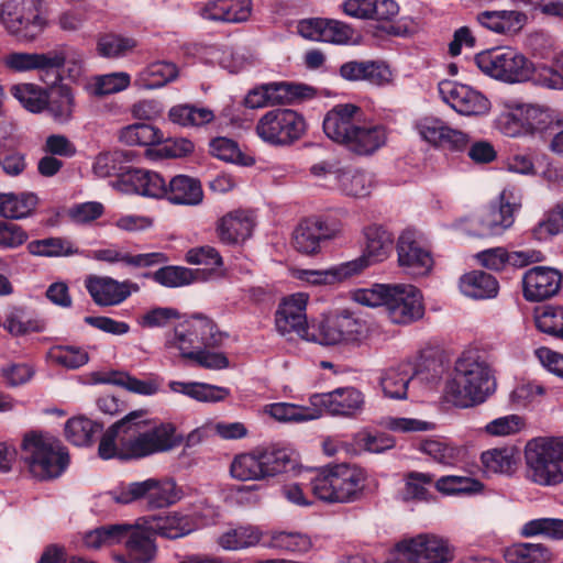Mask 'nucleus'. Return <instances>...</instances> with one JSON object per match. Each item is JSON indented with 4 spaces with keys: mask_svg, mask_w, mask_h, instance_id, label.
Here are the masks:
<instances>
[{
    "mask_svg": "<svg viewBox=\"0 0 563 563\" xmlns=\"http://www.w3.org/2000/svg\"><path fill=\"white\" fill-rule=\"evenodd\" d=\"M339 314L325 317L312 324L308 341L322 345H334L340 343Z\"/></svg>",
    "mask_w": 563,
    "mask_h": 563,
    "instance_id": "57",
    "label": "nucleus"
},
{
    "mask_svg": "<svg viewBox=\"0 0 563 563\" xmlns=\"http://www.w3.org/2000/svg\"><path fill=\"white\" fill-rule=\"evenodd\" d=\"M420 451L443 465L455 464L460 456V450L457 448L438 440H426L421 442Z\"/></svg>",
    "mask_w": 563,
    "mask_h": 563,
    "instance_id": "64",
    "label": "nucleus"
},
{
    "mask_svg": "<svg viewBox=\"0 0 563 563\" xmlns=\"http://www.w3.org/2000/svg\"><path fill=\"white\" fill-rule=\"evenodd\" d=\"M364 255L355 261H362V271L371 264L384 261L390 253L394 243L393 234L383 225L372 224L364 229Z\"/></svg>",
    "mask_w": 563,
    "mask_h": 563,
    "instance_id": "26",
    "label": "nucleus"
},
{
    "mask_svg": "<svg viewBox=\"0 0 563 563\" xmlns=\"http://www.w3.org/2000/svg\"><path fill=\"white\" fill-rule=\"evenodd\" d=\"M169 388L174 393L184 394L192 399L205 402H217L229 396V389L205 383L170 382Z\"/></svg>",
    "mask_w": 563,
    "mask_h": 563,
    "instance_id": "38",
    "label": "nucleus"
},
{
    "mask_svg": "<svg viewBox=\"0 0 563 563\" xmlns=\"http://www.w3.org/2000/svg\"><path fill=\"white\" fill-rule=\"evenodd\" d=\"M341 190L352 197H365L369 194L372 180L367 174L361 170L343 169L338 175Z\"/></svg>",
    "mask_w": 563,
    "mask_h": 563,
    "instance_id": "53",
    "label": "nucleus"
},
{
    "mask_svg": "<svg viewBox=\"0 0 563 563\" xmlns=\"http://www.w3.org/2000/svg\"><path fill=\"white\" fill-rule=\"evenodd\" d=\"M366 479V471L356 464H331L311 479L310 490L325 503H353L362 497Z\"/></svg>",
    "mask_w": 563,
    "mask_h": 563,
    "instance_id": "4",
    "label": "nucleus"
},
{
    "mask_svg": "<svg viewBox=\"0 0 563 563\" xmlns=\"http://www.w3.org/2000/svg\"><path fill=\"white\" fill-rule=\"evenodd\" d=\"M141 520L146 523V529L153 531L155 536L166 539H178L190 532V526L187 517L172 514L165 517L148 516Z\"/></svg>",
    "mask_w": 563,
    "mask_h": 563,
    "instance_id": "34",
    "label": "nucleus"
},
{
    "mask_svg": "<svg viewBox=\"0 0 563 563\" xmlns=\"http://www.w3.org/2000/svg\"><path fill=\"white\" fill-rule=\"evenodd\" d=\"M31 254L47 257H62L79 254L80 251L65 238H47L29 243Z\"/></svg>",
    "mask_w": 563,
    "mask_h": 563,
    "instance_id": "45",
    "label": "nucleus"
},
{
    "mask_svg": "<svg viewBox=\"0 0 563 563\" xmlns=\"http://www.w3.org/2000/svg\"><path fill=\"white\" fill-rule=\"evenodd\" d=\"M452 560L453 549L446 540L433 534H419L399 542L390 563H449Z\"/></svg>",
    "mask_w": 563,
    "mask_h": 563,
    "instance_id": "13",
    "label": "nucleus"
},
{
    "mask_svg": "<svg viewBox=\"0 0 563 563\" xmlns=\"http://www.w3.org/2000/svg\"><path fill=\"white\" fill-rule=\"evenodd\" d=\"M523 296L529 301H542L556 295L562 285V274L554 268L536 266L525 273Z\"/></svg>",
    "mask_w": 563,
    "mask_h": 563,
    "instance_id": "21",
    "label": "nucleus"
},
{
    "mask_svg": "<svg viewBox=\"0 0 563 563\" xmlns=\"http://www.w3.org/2000/svg\"><path fill=\"white\" fill-rule=\"evenodd\" d=\"M23 459L32 475L41 481L59 477L69 463L60 441L42 434L26 435L22 443Z\"/></svg>",
    "mask_w": 563,
    "mask_h": 563,
    "instance_id": "5",
    "label": "nucleus"
},
{
    "mask_svg": "<svg viewBox=\"0 0 563 563\" xmlns=\"http://www.w3.org/2000/svg\"><path fill=\"white\" fill-rule=\"evenodd\" d=\"M362 266V261H350L329 269H302L299 271L298 278L313 285L333 284L361 273Z\"/></svg>",
    "mask_w": 563,
    "mask_h": 563,
    "instance_id": "31",
    "label": "nucleus"
},
{
    "mask_svg": "<svg viewBox=\"0 0 563 563\" xmlns=\"http://www.w3.org/2000/svg\"><path fill=\"white\" fill-rule=\"evenodd\" d=\"M522 121L528 131L541 136H554L562 123L560 115L554 110L539 104L527 106L522 113Z\"/></svg>",
    "mask_w": 563,
    "mask_h": 563,
    "instance_id": "29",
    "label": "nucleus"
},
{
    "mask_svg": "<svg viewBox=\"0 0 563 563\" xmlns=\"http://www.w3.org/2000/svg\"><path fill=\"white\" fill-rule=\"evenodd\" d=\"M340 75L349 81L365 80L382 86L390 80L391 71L387 65L376 60H350L341 65Z\"/></svg>",
    "mask_w": 563,
    "mask_h": 563,
    "instance_id": "25",
    "label": "nucleus"
},
{
    "mask_svg": "<svg viewBox=\"0 0 563 563\" xmlns=\"http://www.w3.org/2000/svg\"><path fill=\"white\" fill-rule=\"evenodd\" d=\"M254 228L252 217L245 211H233L222 217L217 232L222 243L232 245L245 241L251 236Z\"/></svg>",
    "mask_w": 563,
    "mask_h": 563,
    "instance_id": "27",
    "label": "nucleus"
},
{
    "mask_svg": "<svg viewBox=\"0 0 563 563\" xmlns=\"http://www.w3.org/2000/svg\"><path fill=\"white\" fill-rule=\"evenodd\" d=\"M37 205L32 192L5 194L0 205V214L5 219H22L31 214Z\"/></svg>",
    "mask_w": 563,
    "mask_h": 563,
    "instance_id": "43",
    "label": "nucleus"
},
{
    "mask_svg": "<svg viewBox=\"0 0 563 563\" xmlns=\"http://www.w3.org/2000/svg\"><path fill=\"white\" fill-rule=\"evenodd\" d=\"M518 207L510 202L507 191L504 190L498 201L483 209L478 216L467 219L464 230L476 238L499 236L514 224Z\"/></svg>",
    "mask_w": 563,
    "mask_h": 563,
    "instance_id": "11",
    "label": "nucleus"
},
{
    "mask_svg": "<svg viewBox=\"0 0 563 563\" xmlns=\"http://www.w3.org/2000/svg\"><path fill=\"white\" fill-rule=\"evenodd\" d=\"M387 142V130L382 124L360 122L344 146L360 156H369Z\"/></svg>",
    "mask_w": 563,
    "mask_h": 563,
    "instance_id": "24",
    "label": "nucleus"
},
{
    "mask_svg": "<svg viewBox=\"0 0 563 563\" xmlns=\"http://www.w3.org/2000/svg\"><path fill=\"white\" fill-rule=\"evenodd\" d=\"M477 21L496 33H514L521 27L525 14L517 11H484L477 15Z\"/></svg>",
    "mask_w": 563,
    "mask_h": 563,
    "instance_id": "36",
    "label": "nucleus"
},
{
    "mask_svg": "<svg viewBox=\"0 0 563 563\" xmlns=\"http://www.w3.org/2000/svg\"><path fill=\"white\" fill-rule=\"evenodd\" d=\"M264 478L275 476L286 471L291 463V454L287 449L268 446L257 449Z\"/></svg>",
    "mask_w": 563,
    "mask_h": 563,
    "instance_id": "46",
    "label": "nucleus"
},
{
    "mask_svg": "<svg viewBox=\"0 0 563 563\" xmlns=\"http://www.w3.org/2000/svg\"><path fill=\"white\" fill-rule=\"evenodd\" d=\"M12 96L29 111L38 113L46 108L47 97L32 84H19L11 88Z\"/></svg>",
    "mask_w": 563,
    "mask_h": 563,
    "instance_id": "55",
    "label": "nucleus"
},
{
    "mask_svg": "<svg viewBox=\"0 0 563 563\" xmlns=\"http://www.w3.org/2000/svg\"><path fill=\"white\" fill-rule=\"evenodd\" d=\"M361 117L360 107L352 103L336 104L325 114L323 131L328 137L344 145L361 122Z\"/></svg>",
    "mask_w": 563,
    "mask_h": 563,
    "instance_id": "22",
    "label": "nucleus"
},
{
    "mask_svg": "<svg viewBox=\"0 0 563 563\" xmlns=\"http://www.w3.org/2000/svg\"><path fill=\"white\" fill-rule=\"evenodd\" d=\"M563 231V203L555 206L545 213L544 218L531 230L538 241H547Z\"/></svg>",
    "mask_w": 563,
    "mask_h": 563,
    "instance_id": "58",
    "label": "nucleus"
},
{
    "mask_svg": "<svg viewBox=\"0 0 563 563\" xmlns=\"http://www.w3.org/2000/svg\"><path fill=\"white\" fill-rule=\"evenodd\" d=\"M134 157L132 151H112L99 154L93 163V173L98 177L123 176L128 179V172L131 170L125 164Z\"/></svg>",
    "mask_w": 563,
    "mask_h": 563,
    "instance_id": "35",
    "label": "nucleus"
},
{
    "mask_svg": "<svg viewBox=\"0 0 563 563\" xmlns=\"http://www.w3.org/2000/svg\"><path fill=\"white\" fill-rule=\"evenodd\" d=\"M210 152L213 156L230 163L250 165L253 159L244 156L238 144L227 137H217L210 142Z\"/></svg>",
    "mask_w": 563,
    "mask_h": 563,
    "instance_id": "63",
    "label": "nucleus"
},
{
    "mask_svg": "<svg viewBox=\"0 0 563 563\" xmlns=\"http://www.w3.org/2000/svg\"><path fill=\"white\" fill-rule=\"evenodd\" d=\"M230 473L239 481L264 479L257 451L236 455L231 462Z\"/></svg>",
    "mask_w": 563,
    "mask_h": 563,
    "instance_id": "47",
    "label": "nucleus"
},
{
    "mask_svg": "<svg viewBox=\"0 0 563 563\" xmlns=\"http://www.w3.org/2000/svg\"><path fill=\"white\" fill-rule=\"evenodd\" d=\"M143 276L153 277L156 283L166 287H180L194 280V274L190 269L176 266L162 267L154 274L145 273Z\"/></svg>",
    "mask_w": 563,
    "mask_h": 563,
    "instance_id": "62",
    "label": "nucleus"
},
{
    "mask_svg": "<svg viewBox=\"0 0 563 563\" xmlns=\"http://www.w3.org/2000/svg\"><path fill=\"white\" fill-rule=\"evenodd\" d=\"M168 118L173 123L180 126L198 128L210 123L214 119V114L208 108L180 103L169 109Z\"/></svg>",
    "mask_w": 563,
    "mask_h": 563,
    "instance_id": "37",
    "label": "nucleus"
},
{
    "mask_svg": "<svg viewBox=\"0 0 563 563\" xmlns=\"http://www.w3.org/2000/svg\"><path fill=\"white\" fill-rule=\"evenodd\" d=\"M496 383L485 361L462 357L455 364L454 377L445 385V398L460 408L482 404L495 391Z\"/></svg>",
    "mask_w": 563,
    "mask_h": 563,
    "instance_id": "3",
    "label": "nucleus"
},
{
    "mask_svg": "<svg viewBox=\"0 0 563 563\" xmlns=\"http://www.w3.org/2000/svg\"><path fill=\"white\" fill-rule=\"evenodd\" d=\"M223 339L224 334L218 330L217 324L211 319L198 316L187 324L176 328L166 345L178 349L181 355L187 357V353L201 351L202 347L219 346Z\"/></svg>",
    "mask_w": 563,
    "mask_h": 563,
    "instance_id": "12",
    "label": "nucleus"
},
{
    "mask_svg": "<svg viewBox=\"0 0 563 563\" xmlns=\"http://www.w3.org/2000/svg\"><path fill=\"white\" fill-rule=\"evenodd\" d=\"M533 81L548 89H563V52L555 56L552 66H542L537 69Z\"/></svg>",
    "mask_w": 563,
    "mask_h": 563,
    "instance_id": "61",
    "label": "nucleus"
},
{
    "mask_svg": "<svg viewBox=\"0 0 563 563\" xmlns=\"http://www.w3.org/2000/svg\"><path fill=\"white\" fill-rule=\"evenodd\" d=\"M314 93V89L307 85L272 82L251 90L245 97V106L250 109H257L276 104H291L310 99Z\"/></svg>",
    "mask_w": 563,
    "mask_h": 563,
    "instance_id": "14",
    "label": "nucleus"
},
{
    "mask_svg": "<svg viewBox=\"0 0 563 563\" xmlns=\"http://www.w3.org/2000/svg\"><path fill=\"white\" fill-rule=\"evenodd\" d=\"M268 545L288 552L305 553L312 544L308 536L297 532L279 531L273 533Z\"/></svg>",
    "mask_w": 563,
    "mask_h": 563,
    "instance_id": "60",
    "label": "nucleus"
},
{
    "mask_svg": "<svg viewBox=\"0 0 563 563\" xmlns=\"http://www.w3.org/2000/svg\"><path fill=\"white\" fill-rule=\"evenodd\" d=\"M103 429L101 423L86 417H74L65 424V435L69 442L77 446L90 445L96 435Z\"/></svg>",
    "mask_w": 563,
    "mask_h": 563,
    "instance_id": "39",
    "label": "nucleus"
},
{
    "mask_svg": "<svg viewBox=\"0 0 563 563\" xmlns=\"http://www.w3.org/2000/svg\"><path fill=\"white\" fill-rule=\"evenodd\" d=\"M308 296L296 294L286 298L276 311V329L282 335L296 334L307 340L311 327L307 323L306 308Z\"/></svg>",
    "mask_w": 563,
    "mask_h": 563,
    "instance_id": "19",
    "label": "nucleus"
},
{
    "mask_svg": "<svg viewBox=\"0 0 563 563\" xmlns=\"http://www.w3.org/2000/svg\"><path fill=\"white\" fill-rule=\"evenodd\" d=\"M95 258L108 263L123 262L134 267H148L166 261L163 253L130 255L111 249L96 251Z\"/></svg>",
    "mask_w": 563,
    "mask_h": 563,
    "instance_id": "42",
    "label": "nucleus"
},
{
    "mask_svg": "<svg viewBox=\"0 0 563 563\" xmlns=\"http://www.w3.org/2000/svg\"><path fill=\"white\" fill-rule=\"evenodd\" d=\"M521 536L531 538L544 536L553 540L563 539V519L538 518L526 522L521 528Z\"/></svg>",
    "mask_w": 563,
    "mask_h": 563,
    "instance_id": "51",
    "label": "nucleus"
},
{
    "mask_svg": "<svg viewBox=\"0 0 563 563\" xmlns=\"http://www.w3.org/2000/svg\"><path fill=\"white\" fill-rule=\"evenodd\" d=\"M340 230V224L334 220L306 219L294 231L292 243L298 252L312 255L319 252L322 240L333 239Z\"/></svg>",
    "mask_w": 563,
    "mask_h": 563,
    "instance_id": "20",
    "label": "nucleus"
},
{
    "mask_svg": "<svg viewBox=\"0 0 563 563\" xmlns=\"http://www.w3.org/2000/svg\"><path fill=\"white\" fill-rule=\"evenodd\" d=\"M55 58L46 53H11L5 57V66L14 71L51 70Z\"/></svg>",
    "mask_w": 563,
    "mask_h": 563,
    "instance_id": "44",
    "label": "nucleus"
},
{
    "mask_svg": "<svg viewBox=\"0 0 563 563\" xmlns=\"http://www.w3.org/2000/svg\"><path fill=\"white\" fill-rule=\"evenodd\" d=\"M551 556L550 550L541 543H518L505 551L508 563H547Z\"/></svg>",
    "mask_w": 563,
    "mask_h": 563,
    "instance_id": "41",
    "label": "nucleus"
},
{
    "mask_svg": "<svg viewBox=\"0 0 563 563\" xmlns=\"http://www.w3.org/2000/svg\"><path fill=\"white\" fill-rule=\"evenodd\" d=\"M48 357L52 362L62 365L69 369H76L89 361L88 353L75 345H56L48 352Z\"/></svg>",
    "mask_w": 563,
    "mask_h": 563,
    "instance_id": "54",
    "label": "nucleus"
},
{
    "mask_svg": "<svg viewBox=\"0 0 563 563\" xmlns=\"http://www.w3.org/2000/svg\"><path fill=\"white\" fill-rule=\"evenodd\" d=\"M121 428V453L136 460L166 452L180 443L176 428L169 422L151 419L145 410H133L117 421Z\"/></svg>",
    "mask_w": 563,
    "mask_h": 563,
    "instance_id": "1",
    "label": "nucleus"
},
{
    "mask_svg": "<svg viewBox=\"0 0 563 563\" xmlns=\"http://www.w3.org/2000/svg\"><path fill=\"white\" fill-rule=\"evenodd\" d=\"M398 264L412 277L428 275L433 267V258L411 230L404 231L397 242Z\"/></svg>",
    "mask_w": 563,
    "mask_h": 563,
    "instance_id": "18",
    "label": "nucleus"
},
{
    "mask_svg": "<svg viewBox=\"0 0 563 563\" xmlns=\"http://www.w3.org/2000/svg\"><path fill=\"white\" fill-rule=\"evenodd\" d=\"M124 181L129 183L139 195L152 198L166 197L167 184L158 173L131 169L128 172V179H124Z\"/></svg>",
    "mask_w": 563,
    "mask_h": 563,
    "instance_id": "33",
    "label": "nucleus"
},
{
    "mask_svg": "<svg viewBox=\"0 0 563 563\" xmlns=\"http://www.w3.org/2000/svg\"><path fill=\"white\" fill-rule=\"evenodd\" d=\"M85 287L92 301L99 307L119 306L132 294L139 292V284L125 279L119 282L109 276L90 275L85 279Z\"/></svg>",
    "mask_w": 563,
    "mask_h": 563,
    "instance_id": "17",
    "label": "nucleus"
},
{
    "mask_svg": "<svg viewBox=\"0 0 563 563\" xmlns=\"http://www.w3.org/2000/svg\"><path fill=\"white\" fill-rule=\"evenodd\" d=\"M74 107V96L66 86H59L53 90L46 103L49 114L59 123H66L73 118Z\"/></svg>",
    "mask_w": 563,
    "mask_h": 563,
    "instance_id": "49",
    "label": "nucleus"
},
{
    "mask_svg": "<svg viewBox=\"0 0 563 563\" xmlns=\"http://www.w3.org/2000/svg\"><path fill=\"white\" fill-rule=\"evenodd\" d=\"M178 70L175 64L168 62H157L151 64L143 73L142 79L145 87L150 89L158 88L177 77Z\"/></svg>",
    "mask_w": 563,
    "mask_h": 563,
    "instance_id": "59",
    "label": "nucleus"
},
{
    "mask_svg": "<svg viewBox=\"0 0 563 563\" xmlns=\"http://www.w3.org/2000/svg\"><path fill=\"white\" fill-rule=\"evenodd\" d=\"M154 532L146 529V523L139 520L133 525L130 536L125 541L128 558L118 556L120 563H150L155 558L156 545Z\"/></svg>",
    "mask_w": 563,
    "mask_h": 563,
    "instance_id": "23",
    "label": "nucleus"
},
{
    "mask_svg": "<svg viewBox=\"0 0 563 563\" xmlns=\"http://www.w3.org/2000/svg\"><path fill=\"white\" fill-rule=\"evenodd\" d=\"M119 139L126 145L150 146L164 141L163 132L146 123H135L121 129Z\"/></svg>",
    "mask_w": 563,
    "mask_h": 563,
    "instance_id": "40",
    "label": "nucleus"
},
{
    "mask_svg": "<svg viewBox=\"0 0 563 563\" xmlns=\"http://www.w3.org/2000/svg\"><path fill=\"white\" fill-rule=\"evenodd\" d=\"M135 47V40L115 34H104L99 37L97 43L98 53L107 58H119L125 56Z\"/></svg>",
    "mask_w": 563,
    "mask_h": 563,
    "instance_id": "56",
    "label": "nucleus"
},
{
    "mask_svg": "<svg viewBox=\"0 0 563 563\" xmlns=\"http://www.w3.org/2000/svg\"><path fill=\"white\" fill-rule=\"evenodd\" d=\"M355 300L368 307L384 306L396 324L412 323L424 314L421 292L412 285L375 284L369 289L356 291Z\"/></svg>",
    "mask_w": 563,
    "mask_h": 563,
    "instance_id": "2",
    "label": "nucleus"
},
{
    "mask_svg": "<svg viewBox=\"0 0 563 563\" xmlns=\"http://www.w3.org/2000/svg\"><path fill=\"white\" fill-rule=\"evenodd\" d=\"M527 475L536 484L554 486L563 482L562 465L548 438L530 440L525 448Z\"/></svg>",
    "mask_w": 563,
    "mask_h": 563,
    "instance_id": "10",
    "label": "nucleus"
},
{
    "mask_svg": "<svg viewBox=\"0 0 563 563\" xmlns=\"http://www.w3.org/2000/svg\"><path fill=\"white\" fill-rule=\"evenodd\" d=\"M437 490L445 495L478 494L483 492L484 485L478 479L470 476L448 475L435 481Z\"/></svg>",
    "mask_w": 563,
    "mask_h": 563,
    "instance_id": "48",
    "label": "nucleus"
},
{
    "mask_svg": "<svg viewBox=\"0 0 563 563\" xmlns=\"http://www.w3.org/2000/svg\"><path fill=\"white\" fill-rule=\"evenodd\" d=\"M460 289L467 297L486 299L497 295L499 285L490 274L483 271H473L461 277Z\"/></svg>",
    "mask_w": 563,
    "mask_h": 563,
    "instance_id": "32",
    "label": "nucleus"
},
{
    "mask_svg": "<svg viewBox=\"0 0 563 563\" xmlns=\"http://www.w3.org/2000/svg\"><path fill=\"white\" fill-rule=\"evenodd\" d=\"M0 21L5 30L22 41H32L45 27L40 0H5L0 7Z\"/></svg>",
    "mask_w": 563,
    "mask_h": 563,
    "instance_id": "9",
    "label": "nucleus"
},
{
    "mask_svg": "<svg viewBox=\"0 0 563 563\" xmlns=\"http://www.w3.org/2000/svg\"><path fill=\"white\" fill-rule=\"evenodd\" d=\"M165 198L174 205L197 206L203 199L201 183L187 175L174 176L167 185Z\"/></svg>",
    "mask_w": 563,
    "mask_h": 563,
    "instance_id": "28",
    "label": "nucleus"
},
{
    "mask_svg": "<svg viewBox=\"0 0 563 563\" xmlns=\"http://www.w3.org/2000/svg\"><path fill=\"white\" fill-rule=\"evenodd\" d=\"M261 533L253 527H239L227 531L219 538V544L225 550H240L260 542Z\"/></svg>",
    "mask_w": 563,
    "mask_h": 563,
    "instance_id": "52",
    "label": "nucleus"
},
{
    "mask_svg": "<svg viewBox=\"0 0 563 563\" xmlns=\"http://www.w3.org/2000/svg\"><path fill=\"white\" fill-rule=\"evenodd\" d=\"M413 375L415 368L409 362L387 368L380 377L384 394L389 398L405 399L407 397L408 384Z\"/></svg>",
    "mask_w": 563,
    "mask_h": 563,
    "instance_id": "30",
    "label": "nucleus"
},
{
    "mask_svg": "<svg viewBox=\"0 0 563 563\" xmlns=\"http://www.w3.org/2000/svg\"><path fill=\"white\" fill-rule=\"evenodd\" d=\"M306 121L297 111L277 108L263 114L255 126L257 136L274 146H289L306 133Z\"/></svg>",
    "mask_w": 563,
    "mask_h": 563,
    "instance_id": "6",
    "label": "nucleus"
},
{
    "mask_svg": "<svg viewBox=\"0 0 563 563\" xmlns=\"http://www.w3.org/2000/svg\"><path fill=\"white\" fill-rule=\"evenodd\" d=\"M484 471L488 474H508L516 464L512 449H492L482 453Z\"/></svg>",
    "mask_w": 563,
    "mask_h": 563,
    "instance_id": "50",
    "label": "nucleus"
},
{
    "mask_svg": "<svg viewBox=\"0 0 563 563\" xmlns=\"http://www.w3.org/2000/svg\"><path fill=\"white\" fill-rule=\"evenodd\" d=\"M310 404L318 417L323 413L353 417L362 411L364 396L354 387H342L329 393L313 394L310 396Z\"/></svg>",
    "mask_w": 563,
    "mask_h": 563,
    "instance_id": "15",
    "label": "nucleus"
},
{
    "mask_svg": "<svg viewBox=\"0 0 563 563\" xmlns=\"http://www.w3.org/2000/svg\"><path fill=\"white\" fill-rule=\"evenodd\" d=\"M475 64L486 75L506 81L522 82L533 79L532 64L511 48H493L478 53Z\"/></svg>",
    "mask_w": 563,
    "mask_h": 563,
    "instance_id": "7",
    "label": "nucleus"
},
{
    "mask_svg": "<svg viewBox=\"0 0 563 563\" xmlns=\"http://www.w3.org/2000/svg\"><path fill=\"white\" fill-rule=\"evenodd\" d=\"M107 495L119 504L144 499L152 509L168 507L180 499V490L174 481L156 478L121 485Z\"/></svg>",
    "mask_w": 563,
    "mask_h": 563,
    "instance_id": "8",
    "label": "nucleus"
},
{
    "mask_svg": "<svg viewBox=\"0 0 563 563\" xmlns=\"http://www.w3.org/2000/svg\"><path fill=\"white\" fill-rule=\"evenodd\" d=\"M439 92L452 109L463 115H483L490 109L489 100L467 85L444 80L439 84Z\"/></svg>",
    "mask_w": 563,
    "mask_h": 563,
    "instance_id": "16",
    "label": "nucleus"
}]
</instances>
